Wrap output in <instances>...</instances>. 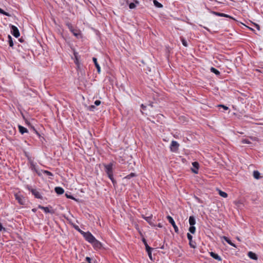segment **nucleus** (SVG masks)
<instances>
[{"mask_svg": "<svg viewBox=\"0 0 263 263\" xmlns=\"http://www.w3.org/2000/svg\"><path fill=\"white\" fill-rule=\"evenodd\" d=\"M154 2V5L156 7H158V8H162L163 7L162 5L161 4H160V3H159L156 0H154L153 1Z\"/></svg>", "mask_w": 263, "mask_h": 263, "instance_id": "22", "label": "nucleus"}, {"mask_svg": "<svg viewBox=\"0 0 263 263\" xmlns=\"http://www.w3.org/2000/svg\"><path fill=\"white\" fill-rule=\"evenodd\" d=\"M8 39H9V44L10 47H12L13 46V43L12 41V39L10 35H8Z\"/></svg>", "mask_w": 263, "mask_h": 263, "instance_id": "27", "label": "nucleus"}, {"mask_svg": "<svg viewBox=\"0 0 263 263\" xmlns=\"http://www.w3.org/2000/svg\"><path fill=\"white\" fill-rule=\"evenodd\" d=\"M0 13L2 14H4V15H5L6 16H10L8 12H6L4 11L1 8H0Z\"/></svg>", "mask_w": 263, "mask_h": 263, "instance_id": "31", "label": "nucleus"}, {"mask_svg": "<svg viewBox=\"0 0 263 263\" xmlns=\"http://www.w3.org/2000/svg\"><path fill=\"white\" fill-rule=\"evenodd\" d=\"M218 107H222L224 110H228L229 109V107L224 105H219L218 106Z\"/></svg>", "mask_w": 263, "mask_h": 263, "instance_id": "35", "label": "nucleus"}, {"mask_svg": "<svg viewBox=\"0 0 263 263\" xmlns=\"http://www.w3.org/2000/svg\"><path fill=\"white\" fill-rule=\"evenodd\" d=\"M99 245H100V248H101V242H100Z\"/></svg>", "mask_w": 263, "mask_h": 263, "instance_id": "48", "label": "nucleus"}, {"mask_svg": "<svg viewBox=\"0 0 263 263\" xmlns=\"http://www.w3.org/2000/svg\"><path fill=\"white\" fill-rule=\"evenodd\" d=\"M179 144L176 141H172L170 145L171 151L176 152L179 148Z\"/></svg>", "mask_w": 263, "mask_h": 263, "instance_id": "4", "label": "nucleus"}, {"mask_svg": "<svg viewBox=\"0 0 263 263\" xmlns=\"http://www.w3.org/2000/svg\"><path fill=\"white\" fill-rule=\"evenodd\" d=\"M151 217H146L145 218V219L147 221V222H149V220L151 219Z\"/></svg>", "mask_w": 263, "mask_h": 263, "instance_id": "40", "label": "nucleus"}, {"mask_svg": "<svg viewBox=\"0 0 263 263\" xmlns=\"http://www.w3.org/2000/svg\"><path fill=\"white\" fill-rule=\"evenodd\" d=\"M241 142L243 144H250L251 143V142L249 140H248V139H246L242 140Z\"/></svg>", "mask_w": 263, "mask_h": 263, "instance_id": "33", "label": "nucleus"}, {"mask_svg": "<svg viewBox=\"0 0 263 263\" xmlns=\"http://www.w3.org/2000/svg\"><path fill=\"white\" fill-rule=\"evenodd\" d=\"M189 221L191 226H194L196 223V220L193 216H190Z\"/></svg>", "mask_w": 263, "mask_h": 263, "instance_id": "16", "label": "nucleus"}, {"mask_svg": "<svg viewBox=\"0 0 263 263\" xmlns=\"http://www.w3.org/2000/svg\"><path fill=\"white\" fill-rule=\"evenodd\" d=\"M164 246H162L161 247V249H164Z\"/></svg>", "mask_w": 263, "mask_h": 263, "instance_id": "46", "label": "nucleus"}, {"mask_svg": "<svg viewBox=\"0 0 263 263\" xmlns=\"http://www.w3.org/2000/svg\"><path fill=\"white\" fill-rule=\"evenodd\" d=\"M214 14H215L217 16L228 17H229V16L228 15L224 14V13H222L214 12Z\"/></svg>", "mask_w": 263, "mask_h": 263, "instance_id": "26", "label": "nucleus"}, {"mask_svg": "<svg viewBox=\"0 0 263 263\" xmlns=\"http://www.w3.org/2000/svg\"><path fill=\"white\" fill-rule=\"evenodd\" d=\"M11 32L15 37H18L20 35L18 29L14 25H12L11 27Z\"/></svg>", "mask_w": 263, "mask_h": 263, "instance_id": "6", "label": "nucleus"}, {"mask_svg": "<svg viewBox=\"0 0 263 263\" xmlns=\"http://www.w3.org/2000/svg\"><path fill=\"white\" fill-rule=\"evenodd\" d=\"M32 211L33 212H35L36 211V210L35 209H33L32 210Z\"/></svg>", "mask_w": 263, "mask_h": 263, "instance_id": "45", "label": "nucleus"}, {"mask_svg": "<svg viewBox=\"0 0 263 263\" xmlns=\"http://www.w3.org/2000/svg\"><path fill=\"white\" fill-rule=\"evenodd\" d=\"M181 42L184 46H185V47L187 46V43L186 41L183 37H181Z\"/></svg>", "mask_w": 263, "mask_h": 263, "instance_id": "28", "label": "nucleus"}, {"mask_svg": "<svg viewBox=\"0 0 263 263\" xmlns=\"http://www.w3.org/2000/svg\"><path fill=\"white\" fill-rule=\"evenodd\" d=\"M187 237L188 239L189 240L190 246L192 248H194V249L196 248V243L195 241H193L192 240V238H193L192 236L190 233H188L187 234Z\"/></svg>", "mask_w": 263, "mask_h": 263, "instance_id": "8", "label": "nucleus"}, {"mask_svg": "<svg viewBox=\"0 0 263 263\" xmlns=\"http://www.w3.org/2000/svg\"><path fill=\"white\" fill-rule=\"evenodd\" d=\"M129 7L131 9H134L136 7V4L134 3H130L129 4Z\"/></svg>", "mask_w": 263, "mask_h": 263, "instance_id": "32", "label": "nucleus"}, {"mask_svg": "<svg viewBox=\"0 0 263 263\" xmlns=\"http://www.w3.org/2000/svg\"><path fill=\"white\" fill-rule=\"evenodd\" d=\"M255 26L256 27V28L258 30H260V26L258 24H255Z\"/></svg>", "mask_w": 263, "mask_h": 263, "instance_id": "39", "label": "nucleus"}, {"mask_svg": "<svg viewBox=\"0 0 263 263\" xmlns=\"http://www.w3.org/2000/svg\"><path fill=\"white\" fill-rule=\"evenodd\" d=\"M54 190L55 192L59 195L62 194L64 192V189L61 187H55Z\"/></svg>", "mask_w": 263, "mask_h": 263, "instance_id": "17", "label": "nucleus"}, {"mask_svg": "<svg viewBox=\"0 0 263 263\" xmlns=\"http://www.w3.org/2000/svg\"><path fill=\"white\" fill-rule=\"evenodd\" d=\"M166 218L168 220V222L173 227V228L174 229V230H175V232L176 233H178V232H179L178 228L177 226H176V223L175 222V221L174 220L173 218L171 216H169V215L167 216Z\"/></svg>", "mask_w": 263, "mask_h": 263, "instance_id": "5", "label": "nucleus"}, {"mask_svg": "<svg viewBox=\"0 0 263 263\" xmlns=\"http://www.w3.org/2000/svg\"><path fill=\"white\" fill-rule=\"evenodd\" d=\"M0 230L1 231L5 230V229L4 228H3L2 224L1 223V222H0Z\"/></svg>", "mask_w": 263, "mask_h": 263, "instance_id": "37", "label": "nucleus"}, {"mask_svg": "<svg viewBox=\"0 0 263 263\" xmlns=\"http://www.w3.org/2000/svg\"><path fill=\"white\" fill-rule=\"evenodd\" d=\"M192 165L194 168H192V171L195 174H198V170L199 168V163L197 162H194L192 163Z\"/></svg>", "mask_w": 263, "mask_h": 263, "instance_id": "11", "label": "nucleus"}, {"mask_svg": "<svg viewBox=\"0 0 263 263\" xmlns=\"http://www.w3.org/2000/svg\"><path fill=\"white\" fill-rule=\"evenodd\" d=\"M32 194L34 196V197L37 199H42V196L40 193L35 189H29Z\"/></svg>", "mask_w": 263, "mask_h": 263, "instance_id": "9", "label": "nucleus"}, {"mask_svg": "<svg viewBox=\"0 0 263 263\" xmlns=\"http://www.w3.org/2000/svg\"><path fill=\"white\" fill-rule=\"evenodd\" d=\"M66 196L67 197V198H69V199H74V198L70 195H68V194H65Z\"/></svg>", "mask_w": 263, "mask_h": 263, "instance_id": "36", "label": "nucleus"}, {"mask_svg": "<svg viewBox=\"0 0 263 263\" xmlns=\"http://www.w3.org/2000/svg\"><path fill=\"white\" fill-rule=\"evenodd\" d=\"M223 239L227 242H228L229 245H230L231 246L234 247H236L234 243H233L231 240L229 238H228L226 236H223Z\"/></svg>", "mask_w": 263, "mask_h": 263, "instance_id": "18", "label": "nucleus"}, {"mask_svg": "<svg viewBox=\"0 0 263 263\" xmlns=\"http://www.w3.org/2000/svg\"><path fill=\"white\" fill-rule=\"evenodd\" d=\"M15 199L18 201V202L21 205H25L26 203V199L25 198L20 194H15Z\"/></svg>", "mask_w": 263, "mask_h": 263, "instance_id": "3", "label": "nucleus"}, {"mask_svg": "<svg viewBox=\"0 0 263 263\" xmlns=\"http://www.w3.org/2000/svg\"><path fill=\"white\" fill-rule=\"evenodd\" d=\"M189 231L192 233L194 234L196 231V228L194 226H190Z\"/></svg>", "mask_w": 263, "mask_h": 263, "instance_id": "24", "label": "nucleus"}, {"mask_svg": "<svg viewBox=\"0 0 263 263\" xmlns=\"http://www.w3.org/2000/svg\"><path fill=\"white\" fill-rule=\"evenodd\" d=\"M43 173L44 174H46L47 175L49 176H53L51 172H49L48 171H44Z\"/></svg>", "mask_w": 263, "mask_h": 263, "instance_id": "34", "label": "nucleus"}, {"mask_svg": "<svg viewBox=\"0 0 263 263\" xmlns=\"http://www.w3.org/2000/svg\"><path fill=\"white\" fill-rule=\"evenodd\" d=\"M30 168L32 171L35 172L39 176L42 175V171L39 170L36 165L32 162L30 163Z\"/></svg>", "mask_w": 263, "mask_h": 263, "instance_id": "7", "label": "nucleus"}, {"mask_svg": "<svg viewBox=\"0 0 263 263\" xmlns=\"http://www.w3.org/2000/svg\"><path fill=\"white\" fill-rule=\"evenodd\" d=\"M253 176L255 179H259L260 177V173L257 171H254L253 172Z\"/></svg>", "mask_w": 263, "mask_h": 263, "instance_id": "21", "label": "nucleus"}, {"mask_svg": "<svg viewBox=\"0 0 263 263\" xmlns=\"http://www.w3.org/2000/svg\"><path fill=\"white\" fill-rule=\"evenodd\" d=\"M95 104L97 105V106H98L99 105V100H96L95 102Z\"/></svg>", "mask_w": 263, "mask_h": 263, "instance_id": "43", "label": "nucleus"}, {"mask_svg": "<svg viewBox=\"0 0 263 263\" xmlns=\"http://www.w3.org/2000/svg\"><path fill=\"white\" fill-rule=\"evenodd\" d=\"M248 256L253 260H257V255L253 253V252L250 251L248 253Z\"/></svg>", "mask_w": 263, "mask_h": 263, "instance_id": "14", "label": "nucleus"}, {"mask_svg": "<svg viewBox=\"0 0 263 263\" xmlns=\"http://www.w3.org/2000/svg\"><path fill=\"white\" fill-rule=\"evenodd\" d=\"M86 260H87V261L88 262V263H91L90 261H91V258L89 257H87L86 258Z\"/></svg>", "mask_w": 263, "mask_h": 263, "instance_id": "38", "label": "nucleus"}, {"mask_svg": "<svg viewBox=\"0 0 263 263\" xmlns=\"http://www.w3.org/2000/svg\"><path fill=\"white\" fill-rule=\"evenodd\" d=\"M135 176H136V174L135 173H131L129 175H127L125 177V178L129 179H130L132 177H135Z\"/></svg>", "mask_w": 263, "mask_h": 263, "instance_id": "30", "label": "nucleus"}, {"mask_svg": "<svg viewBox=\"0 0 263 263\" xmlns=\"http://www.w3.org/2000/svg\"><path fill=\"white\" fill-rule=\"evenodd\" d=\"M90 110L93 111V109L95 108V107L93 105L89 107Z\"/></svg>", "mask_w": 263, "mask_h": 263, "instance_id": "41", "label": "nucleus"}, {"mask_svg": "<svg viewBox=\"0 0 263 263\" xmlns=\"http://www.w3.org/2000/svg\"><path fill=\"white\" fill-rule=\"evenodd\" d=\"M211 71L214 73L216 76H219L220 74V72L216 68L212 67L210 69Z\"/></svg>", "mask_w": 263, "mask_h": 263, "instance_id": "20", "label": "nucleus"}, {"mask_svg": "<svg viewBox=\"0 0 263 263\" xmlns=\"http://www.w3.org/2000/svg\"><path fill=\"white\" fill-rule=\"evenodd\" d=\"M18 129H19V132L22 134H24V133H27L28 132L27 129L24 127H23V126H21V125H18Z\"/></svg>", "mask_w": 263, "mask_h": 263, "instance_id": "15", "label": "nucleus"}, {"mask_svg": "<svg viewBox=\"0 0 263 263\" xmlns=\"http://www.w3.org/2000/svg\"><path fill=\"white\" fill-rule=\"evenodd\" d=\"M210 254L211 256L212 257L215 259H216L218 261H221L222 260L221 258L217 254L215 253L214 252H210Z\"/></svg>", "mask_w": 263, "mask_h": 263, "instance_id": "13", "label": "nucleus"}, {"mask_svg": "<svg viewBox=\"0 0 263 263\" xmlns=\"http://www.w3.org/2000/svg\"><path fill=\"white\" fill-rule=\"evenodd\" d=\"M141 108L143 110H145L146 108V106L144 105L143 104H141Z\"/></svg>", "mask_w": 263, "mask_h": 263, "instance_id": "42", "label": "nucleus"}, {"mask_svg": "<svg viewBox=\"0 0 263 263\" xmlns=\"http://www.w3.org/2000/svg\"><path fill=\"white\" fill-rule=\"evenodd\" d=\"M102 171L104 172L110 179L114 185L116 183V181L113 177V163H109L108 164L103 163Z\"/></svg>", "mask_w": 263, "mask_h": 263, "instance_id": "1", "label": "nucleus"}, {"mask_svg": "<svg viewBox=\"0 0 263 263\" xmlns=\"http://www.w3.org/2000/svg\"><path fill=\"white\" fill-rule=\"evenodd\" d=\"M152 250H146V252H147L148 257L151 260H153L152 255Z\"/></svg>", "mask_w": 263, "mask_h": 263, "instance_id": "29", "label": "nucleus"}, {"mask_svg": "<svg viewBox=\"0 0 263 263\" xmlns=\"http://www.w3.org/2000/svg\"><path fill=\"white\" fill-rule=\"evenodd\" d=\"M219 194L222 197L226 198L228 197V194L226 192L219 190Z\"/></svg>", "mask_w": 263, "mask_h": 263, "instance_id": "25", "label": "nucleus"}, {"mask_svg": "<svg viewBox=\"0 0 263 263\" xmlns=\"http://www.w3.org/2000/svg\"><path fill=\"white\" fill-rule=\"evenodd\" d=\"M69 28L71 32L73 34V35L76 36L77 38H79L81 37V34L80 33V31L77 30H75L72 28V26H69Z\"/></svg>", "mask_w": 263, "mask_h": 263, "instance_id": "10", "label": "nucleus"}, {"mask_svg": "<svg viewBox=\"0 0 263 263\" xmlns=\"http://www.w3.org/2000/svg\"><path fill=\"white\" fill-rule=\"evenodd\" d=\"M74 55H75V57H76V62H76V63H77L78 60H77V55H76V54L75 53H74Z\"/></svg>", "mask_w": 263, "mask_h": 263, "instance_id": "44", "label": "nucleus"}, {"mask_svg": "<svg viewBox=\"0 0 263 263\" xmlns=\"http://www.w3.org/2000/svg\"><path fill=\"white\" fill-rule=\"evenodd\" d=\"M38 208L43 210L46 213H53V211L49 210L48 207H44L42 205H39L38 206Z\"/></svg>", "mask_w": 263, "mask_h": 263, "instance_id": "12", "label": "nucleus"}, {"mask_svg": "<svg viewBox=\"0 0 263 263\" xmlns=\"http://www.w3.org/2000/svg\"><path fill=\"white\" fill-rule=\"evenodd\" d=\"M79 231L83 235L85 239L88 242L92 243L97 241L96 238L90 232H84L80 230H79Z\"/></svg>", "mask_w": 263, "mask_h": 263, "instance_id": "2", "label": "nucleus"}, {"mask_svg": "<svg viewBox=\"0 0 263 263\" xmlns=\"http://www.w3.org/2000/svg\"><path fill=\"white\" fill-rule=\"evenodd\" d=\"M142 242H143V243L144 244V246H145V249H146V250H153V248H152L150 247L148 245V244H147V242H146V239H145V238H143L142 239Z\"/></svg>", "mask_w": 263, "mask_h": 263, "instance_id": "19", "label": "nucleus"}, {"mask_svg": "<svg viewBox=\"0 0 263 263\" xmlns=\"http://www.w3.org/2000/svg\"><path fill=\"white\" fill-rule=\"evenodd\" d=\"M92 60L97 68V71L99 72V63H98L97 59L96 58H93Z\"/></svg>", "mask_w": 263, "mask_h": 263, "instance_id": "23", "label": "nucleus"}, {"mask_svg": "<svg viewBox=\"0 0 263 263\" xmlns=\"http://www.w3.org/2000/svg\"><path fill=\"white\" fill-rule=\"evenodd\" d=\"M158 227L161 228L162 226H161V224L159 223V224H158Z\"/></svg>", "mask_w": 263, "mask_h": 263, "instance_id": "47", "label": "nucleus"}]
</instances>
